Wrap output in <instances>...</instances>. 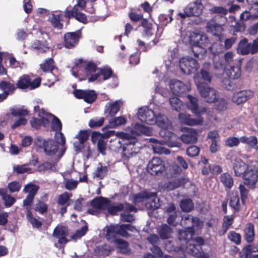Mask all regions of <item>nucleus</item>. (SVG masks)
Returning a JSON list of instances; mask_svg holds the SVG:
<instances>
[{
    "label": "nucleus",
    "mask_w": 258,
    "mask_h": 258,
    "mask_svg": "<svg viewBox=\"0 0 258 258\" xmlns=\"http://www.w3.org/2000/svg\"><path fill=\"white\" fill-rule=\"evenodd\" d=\"M117 137L122 140L120 142L122 146V156L126 158L136 155L139 151L138 139L130 134L124 132H118Z\"/></svg>",
    "instance_id": "obj_1"
},
{
    "label": "nucleus",
    "mask_w": 258,
    "mask_h": 258,
    "mask_svg": "<svg viewBox=\"0 0 258 258\" xmlns=\"http://www.w3.org/2000/svg\"><path fill=\"white\" fill-rule=\"evenodd\" d=\"M135 229V227L130 224L111 225L107 227L105 237L107 239L117 238L118 235L127 237L130 236L127 231L133 232Z\"/></svg>",
    "instance_id": "obj_2"
},
{
    "label": "nucleus",
    "mask_w": 258,
    "mask_h": 258,
    "mask_svg": "<svg viewBox=\"0 0 258 258\" xmlns=\"http://www.w3.org/2000/svg\"><path fill=\"white\" fill-rule=\"evenodd\" d=\"M237 53L242 55L249 54H254L258 53V40L257 38L252 43L248 42V39L244 38L237 44Z\"/></svg>",
    "instance_id": "obj_3"
},
{
    "label": "nucleus",
    "mask_w": 258,
    "mask_h": 258,
    "mask_svg": "<svg viewBox=\"0 0 258 258\" xmlns=\"http://www.w3.org/2000/svg\"><path fill=\"white\" fill-rule=\"evenodd\" d=\"M179 66L184 74L189 75L196 73L200 65L197 59L187 56L179 60Z\"/></svg>",
    "instance_id": "obj_4"
},
{
    "label": "nucleus",
    "mask_w": 258,
    "mask_h": 258,
    "mask_svg": "<svg viewBox=\"0 0 258 258\" xmlns=\"http://www.w3.org/2000/svg\"><path fill=\"white\" fill-rule=\"evenodd\" d=\"M201 96L209 103L215 102L218 99L216 91L209 86L207 83L200 82L197 84Z\"/></svg>",
    "instance_id": "obj_5"
},
{
    "label": "nucleus",
    "mask_w": 258,
    "mask_h": 258,
    "mask_svg": "<svg viewBox=\"0 0 258 258\" xmlns=\"http://www.w3.org/2000/svg\"><path fill=\"white\" fill-rule=\"evenodd\" d=\"M204 6L201 1L189 4L184 9V13H179L178 16L182 19L192 16L199 17L203 12Z\"/></svg>",
    "instance_id": "obj_6"
},
{
    "label": "nucleus",
    "mask_w": 258,
    "mask_h": 258,
    "mask_svg": "<svg viewBox=\"0 0 258 258\" xmlns=\"http://www.w3.org/2000/svg\"><path fill=\"white\" fill-rule=\"evenodd\" d=\"M81 37V30L67 32L63 35L62 44L66 48L73 49L78 45Z\"/></svg>",
    "instance_id": "obj_7"
},
{
    "label": "nucleus",
    "mask_w": 258,
    "mask_h": 258,
    "mask_svg": "<svg viewBox=\"0 0 258 258\" xmlns=\"http://www.w3.org/2000/svg\"><path fill=\"white\" fill-rule=\"evenodd\" d=\"M242 178L244 185L249 188H254L258 181V169L249 166Z\"/></svg>",
    "instance_id": "obj_8"
},
{
    "label": "nucleus",
    "mask_w": 258,
    "mask_h": 258,
    "mask_svg": "<svg viewBox=\"0 0 258 258\" xmlns=\"http://www.w3.org/2000/svg\"><path fill=\"white\" fill-rule=\"evenodd\" d=\"M40 84L41 79L40 78H37L32 81L28 75H23L18 81L16 87L21 89L33 90L38 87Z\"/></svg>",
    "instance_id": "obj_9"
},
{
    "label": "nucleus",
    "mask_w": 258,
    "mask_h": 258,
    "mask_svg": "<svg viewBox=\"0 0 258 258\" xmlns=\"http://www.w3.org/2000/svg\"><path fill=\"white\" fill-rule=\"evenodd\" d=\"M165 169L164 162L159 158L154 157L148 163L147 171L152 175L162 173Z\"/></svg>",
    "instance_id": "obj_10"
},
{
    "label": "nucleus",
    "mask_w": 258,
    "mask_h": 258,
    "mask_svg": "<svg viewBox=\"0 0 258 258\" xmlns=\"http://www.w3.org/2000/svg\"><path fill=\"white\" fill-rule=\"evenodd\" d=\"M138 115L142 122L148 124H154L156 122V115L153 110L148 108H140L138 110Z\"/></svg>",
    "instance_id": "obj_11"
},
{
    "label": "nucleus",
    "mask_w": 258,
    "mask_h": 258,
    "mask_svg": "<svg viewBox=\"0 0 258 258\" xmlns=\"http://www.w3.org/2000/svg\"><path fill=\"white\" fill-rule=\"evenodd\" d=\"M253 92L249 90H244L238 92H234L232 96V101L233 103L240 105L252 97Z\"/></svg>",
    "instance_id": "obj_12"
},
{
    "label": "nucleus",
    "mask_w": 258,
    "mask_h": 258,
    "mask_svg": "<svg viewBox=\"0 0 258 258\" xmlns=\"http://www.w3.org/2000/svg\"><path fill=\"white\" fill-rule=\"evenodd\" d=\"M197 118H193L191 115L185 113H179L178 118L180 122L188 125H202L204 122L203 118L201 116H197Z\"/></svg>",
    "instance_id": "obj_13"
},
{
    "label": "nucleus",
    "mask_w": 258,
    "mask_h": 258,
    "mask_svg": "<svg viewBox=\"0 0 258 258\" xmlns=\"http://www.w3.org/2000/svg\"><path fill=\"white\" fill-rule=\"evenodd\" d=\"M187 98L189 100L187 103V106L196 116H201L206 112V108L199 107L198 99L197 98L191 95H187Z\"/></svg>",
    "instance_id": "obj_14"
},
{
    "label": "nucleus",
    "mask_w": 258,
    "mask_h": 258,
    "mask_svg": "<svg viewBox=\"0 0 258 258\" xmlns=\"http://www.w3.org/2000/svg\"><path fill=\"white\" fill-rule=\"evenodd\" d=\"M196 37L197 38L196 40H193L192 38L190 39V42L193 43L192 51L196 57L201 59L203 58L207 50L204 47L201 45L202 44V43L200 42L199 40L201 39V35L197 34ZM191 38H192V37Z\"/></svg>",
    "instance_id": "obj_15"
},
{
    "label": "nucleus",
    "mask_w": 258,
    "mask_h": 258,
    "mask_svg": "<svg viewBox=\"0 0 258 258\" xmlns=\"http://www.w3.org/2000/svg\"><path fill=\"white\" fill-rule=\"evenodd\" d=\"M170 88L172 93L178 96H182L188 91L187 86L179 80H171L170 83Z\"/></svg>",
    "instance_id": "obj_16"
},
{
    "label": "nucleus",
    "mask_w": 258,
    "mask_h": 258,
    "mask_svg": "<svg viewBox=\"0 0 258 258\" xmlns=\"http://www.w3.org/2000/svg\"><path fill=\"white\" fill-rule=\"evenodd\" d=\"M42 146L44 152L48 156L54 155L58 149V143L51 139L44 140L43 142Z\"/></svg>",
    "instance_id": "obj_17"
},
{
    "label": "nucleus",
    "mask_w": 258,
    "mask_h": 258,
    "mask_svg": "<svg viewBox=\"0 0 258 258\" xmlns=\"http://www.w3.org/2000/svg\"><path fill=\"white\" fill-rule=\"evenodd\" d=\"M180 138L185 144H194L198 140V133L196 130L187 128Z\"/></svg>",
    "instance_id": "obj_18"
},
{
    "label": "nucleus",
    "mask_w": 258,
    "mask_h": 258,
    "mask_svg": "<svg viewBox=\"0 0 258 258\" xmlns=\"http://www.w3.org/2000/svg\"><path fill=\"white\" fill-rule=\"evenodd\" d=\"M113 74V72L110 68H100L97 73L88 79V82H92L96 81L98 77L102 75L103 80L105 81L110 78Z\"/></svg>",
    "instance_id": "obj_19"
},
{
    "label": "nucleus",
    "mask_w": 258,
    "mask_h": 258,
    "mask_svg": "<svg viewBox=\"0 0 258 258\" xmlns=\"http://www.w3.org/2000/svg\"><path fill=\"white\" fill-rule=\"evenodd\" d=\"M249 165L240 159H236L233 163V169L235 176L240 177L243 176L247 170Z\"/></svg>",
    "instance_id": "obj_20"
},
{
    "label": "nucleus",
    "mask_w": 258,
    "mask_h": 258,
    "mask_svg": "<svg viewBox=\"0 0 258 258\" xmlns=\"http://www.w3.org/2000/svg\"><path fill=\"white\" fill-rule=\"evenodd\" d=\"M71 196V195L65 191L58 197L57 203L62 206L60 210V213L62 216L67 212V207L70 205L69 201H70Z\"/></svg>",
    "instance_id": "obj_21"
},
{
    "label": "nucleus",
    "mask_w": 258,
    "mask_h": 258,
    "mask_svg": "<svg viewBox=\"0 0 258 258\" xmlns=\"http://www.w3.org/2000/svg\"><path fill=\"white\" fill-rule=\"evenodd\" d=\"M110 201L106 198L103 197H99L94 198L90 202L91 206L99 210H105L107 205L109 204Z\"/></svg>",
    "instance_id": "obj_22"
},
{
    "label": "nucleus",
    "mask_w": 258,
    "mask_h": 258,
    "mask_svg": "<svg viewBox=\"0 0 258 258\" xmlns=\"http://www.w3.org/2000/svg\"><path fill=\"white\" fill-rule=\"evenodd\" d=\"M111 242H114L116 247L119 249L120 253L128 254L131 252V248L129 247V243L126 241L120 238H114V239H107Z\"/></svg>",
    "instance_id": "obj_23"
},
{
    "label": "nucleus",
    "mask_w": 258,
    "mask_h": 258,
    "mask_svg": "<svg viewBox=\"0 0 258 258\" xmlns=\"http://www.w3.org/2000/svg\"><path fill=\"white\" fill-rule=\"evenodd\" d=\"M114 131H108L103 133L94 131L91 135V140L93 144L101 141L102 139H108L110 137L114 135Z\"/></svg>",
    "instance_id": "obj_24"
},
{
    "label": "nucleus",
    "mask_w": 258,
    "mask_h": 258,
    "mask_svg": "<svg viewBox=\"0 0 258 258\" xmlns=\"http://www.w3.org/2000/svg\"><path fill=\"white\" fill-rule=\"evenodd\" d=\"M186 252L196 257H201L204 254L201 246L195 243H189L186 248Z\"/></svg>",
    "instance_id": "obj_25"
},
{
    "label": "nucleus",
    "mask_w": 258,
    "mask_h": 258,
    "mask_svg": "<svg viewBox=\"0 0 258 258\" xmlns=\"http://www.w3.org/2000/svg\"><path fill=\"white\" fill-rule=\"evenodd\" d=\"M229 205L233 209L234 213H236L240 210V199L237 192H232L230 196Z\"/></svg>",
    "instance_id": "obj_26"
},
{
    "label": "nucleus",
    "mask_w": 258,
    "mask_h": 258,
    "mask_svg": "<svg viewBox=\"0 0 258 258\" xmlns=\"http://www.w3.org/2000/svg\"><path fill=\"white\" fill-rule=\"evenodd\" d=\"M32 47L37 52L41 53H45L49 49L48 43L46 40H35L32 45Z\"/></svg>",
    "instance_id": "obj_27"
},
{
    "label": "nucleus",
    "mask_w": 258,
    "mask_h": 258,
    "mask_svg": "<svg viewBox=\"0 0 258 258\" xmlns=\"http://www.w3.org/2000/svg\"><path fill=\"white\" fill-rule=\"evenodd\" d=\"M240 142L242 143L246 144L251 149L255 150L258 149V140L255 136H250L249 137L242 136L240 138Z\"/></svg>",
    "instance_id": "obj_28"
},
{
    "label": "nucleus",
    "mask_w": 258,
    "mask_h": 258,
    "mask_svg": "<svg viewBox=\"0 0 258 258\" xmlns=\"http://www.w3.org/2000/svg\"><path fill=\"white\" fill-rule=\"evenodd\" d=\"M150 198L147 199L148 202L146 203V207L151 210H155L160 207L159 203V199L157 197L156 192H149Z\"/></svg>",
    "instance_id": "obj_29"
},
{
    "label": "nucleus",
    "mask_w": 258,
    "mask_h": 258,
    "mask_svg": "<svg viewBox=\"0 0 258 258\" xmlns=\"http://www.w3.org/2000/svg\"><path fill=\"white\" fill-rule=\"evenodd\" d=\"M172 232V228L166 224L161 225L158 230V233L162 239H167L170 238Z\"/></svg>",
    "instance_id": "obj_30"
},
{
    "label": "nucleus",
    "mask_w": 258,
    "mask_h": 258,
    "mask_svg": "<svg viewBox=\"0 0 258 258\" xmlns=\"http://www.w3.org/2000/svg\"><path fill=\"white\" fill-rule=\"evenodd\" d=\"M16 89L15 85L10 81L2 80L0 82V90L9 95L13 94Z\"/></svg>",
    "instance_id": "obj_31"
},
{
    "label": "nucleus",
    "mask_w": 258,
    "mask_h": 258,
    "mask_svg": "<svg viewBox=\"0 0 258 258\" xmlns=\"http://www.w3.org/2000/svg\"><path fill=\"white\" fill-rule=\"evenodd\" d=\"M234 219L233 215H226L223 218V221L222 224V230L220 231V235H224L230 226L233 224Z\"/></svg>",
    "instance_id": "obj_32"
},
{
    "label": "nucleus",
    "mask_w": 258,
    "mask_h": 258,
    "mask_svg": "<svg viewBox=\"0 0 258 258\" xmlns=\"http://www.w3.org/2000/svg\"><path fill=\"white\" fill-rule=\"evenodd\" d=\"M244 232L245 240L248 243L252 242L255 236L253 224L251 223H247Z\"/></svg>",
    "instance_id": "obj_33"
},
{
    "label": "nucleus",
    "mask_w": 258,
    "mask_h": 258,
    "mask_svg": "<svg viewBox=\"0 0 258 258\" xmlns=\"http://www.w3.org/2000/svg\"><path fill=\"white\" fill-rule=\"evenodd\" d=\"M220 180L224 187L230 189L234 184V181L232 176L228 173L225 172L222 174L220 176Z\"/></svg>",
    "instance_id": "obj_34"
},
{
    "label": "nucleus",
    "mask_w": 258,
    "mask_h": 258,
    "mask_svg": "<svg viewBox=\"0 0 258 258\" xmlns=\"http://www.w3.org/2000/svg\"><path fill=\"white\" fill-rule=\"evenodd\" d=\"M26 215L28 222L31 224L33 228H36L39 230L41 229L42 222L33 217V214L31 211L30 210L29 208H27V212H26Z\"/></svg>",
    "instance_id": "obj_35"
},
{
    "label": "nucleus",
    "mask_w": 258,
    "mask_h": 258,
    "mask_svg": "<svg viewBox=\"0 0 258 258\" xmlns=\"http://www.w3.org/2000/svg\"><path fill=\"white\" fill-rule=\"evenodd\" d=\"M156 123L159 127L163 130H167L170 122L168 118L164 115L159 113L156 116Z\"/></svg>",
    "instance_id": "obj_36"
},
{
    "label": "nucleus",
    "mask_w": 258,
    "mask_h": 258,
    "mask_svg": "<svg viewBox=\"0 0 258 258\" xmlns=\"http://www.w3.org/2000/svg\"><path fill=\"white\" fill-rule=\"evenodd\" d=\"M31 126L35 129H39L41 126L46 127L49 123V120L46 117H41L39 119L33 117L30 121Z\"/></svg>",
    "instance_id": "obj_37"
},
{
    "label": "nucleus",
    "mask_w": 258,
    "mask_h": 258,
    "mask_svg": "<svg viewBox=\"0 0 258 258\" xmlns=\"http://www.w3.org/2000/svg\"><path fill=\"white\" fill-rule=\"evenodd\" d=\"M185 229L179 231L178 238L180 241L183 240L186 242H189V240L192 238L195 233V230L194 228Z\"/></svg>",
    "instance_id": "obj_38"
},
{
    "label": "nucleus",
    "mask_w": 258,
    "mask_h": 258,
    "mask_svg": "<svg viewBox=\"0 0 258 258\" xmlns=\"http://www.w3.org/2000/svg\"><path fill=\"white\" fill-rule=\"evenodd\" d=\"M181 217L180 211H175L169 215L167 222L169 225L175 227L180 223Z\"/></svg>",
    "instance_id": "obj_39"
},
{
    "label": "nucleus",
    "mask_w": 258,
    "mask_h": 258,
    "mask_svg": "<svg viewBox=\"0 0 258 258\" xmlns=\"http://www.w3.org/2000/svg\"><path fill=\"white\" fill-rule=\"evenodd\" d=\"M40 67L44 72L52 73L55 67L54 61L53 58H48L45 60L43 63L40 65Z\"/></svg>",
    "instance_id": "obj_40"
},
{
    "label": "nucleus",
    "mask_w": 258,
    "mask_h": 258,
    "mask_svg": "<svg viewBox=\"0 0 258 258\" xmlns=\"http://www.w3.org/2000/svg\"><path fill=\"white\" fill-rule=\"evenodd\" d=\"M181 169L177 164H172L168 167L167 175L170 178L176 177L181 173Z\"/></svg>",
    "instance_id": "obj_41"
},
{
    "label": "nucleus",
    "mask_w": 258,
    "mask_h": 258,
    "mask_svg": "<svg viewBox=\"0 0 258 258\" xmlns=\"http://www.w3.org/2000/svg\"><path fill=\"white\" fill-rule=\"evenodd\" d=\"M62 14H52L50 20V22L52 26L58 30H61L63 28V24L61 22Z\"/></svg>",
    "instance_id": "obj_42"
},
{
    "label": "nucleus",
    "mask_w": 258,
    "mask_h": 258,
    "mask_svg": "<svg viewBox=\"0 0 258 258\" xmlns=\"http://www.w3.org/2000/svg\"><path fill=\"white\" fill-rule=\"evenodd\" d=\"M226 74L230 79H237L241 76L240 67L238 66H231L226 71Z\"/></svg>",
    "instance_id": "obj_43"
},
{
    "label": "nucleus",
    "mask_w": 258,
    "mask_h": 258,
    "mask_svg": "<svg viewBox=\"0 0 258 258\" xmlns=\"http://www.w3.org/2000/svg\"><path fill=\"white\" fill-rule=\"evenodd\" d=\"M180 207L183 212H189L194 209V203L191 200L186 199L181 200L179 204Z\"/></svg>",
    "instance_id": "obj_44"
},
{
    "label": "nucleus",
    "mask_w": 258,
    "mask_h": 258,
    "mask_svg": "<svg viewBox=\"0 0 258 258\" xmlns=\"http://www.w3.org/2000/svg\"><path fill=\"white\" fill-rule=\"evenodd\" d=\"M100 167H98L95 171L94 172V177H96L99 179H103L107 175L108 172V167L106 166H102L100 163Z\"/></svg>",
    "instance_id": "obj_45"
},
{
    "label": "nucleus",
    "mask_w": 258,
    "mask_h": 258,
    "mask_svg": "<svg viewBox=\"0 0 258 258\" xmlns=\"http://www.w3.org/2000/svg\"><path fill=\"white\" fill-rule=\"evenodd\" d=\"M134 128L137 134L138 135L144 134L147 136H150L152 132L150 127L138 123H136Z\"/></svg>",
    "instance_id": "obj_46"
},
{
    "label": "nucleus",
    "mask_w": 258,
    "mask_h": 258,
    "mask_svg": "<svg viewBox=\"0 0 258 258\" xmlns=\"http://www.w3.org/2000/svg\"><path fill=\"white\" fill-rule=\"evenodd\" d=\"M127 122L126 119L124 116L115 117L109 121V126L112 128L124 125Z\"/></svg>",
    "instance_id": "obj_47"
},
{
    "label": "nucleus",
    "mask_w": 258,
    "mask_h": 258,
    "mask_svg": "<svg viewBox=\"0 0 258 258\" xmlns=\"http://www.w3.org/2000/svg\"><path fill=\"white\" fill-rule=\"evenodd\" d=\"M100 68H98L97 65L93 62H89L85 65V72L86 76L90 77L96 74Z\"/></svg>",
    "instance_id": "obj_48"
},
{
    "label": "nucleus",
    "mask_w": 258,
    "mask_h": 258,
    "mask_svg": "<svg viewBox=\"0 0 258 258\" xmlns=\"http://www.w3.org/2000/svg\"><path fill=\"white\" fill-rule=\"evenodd\" d=\"M192 220H193V216L192 215L189 214L185 215L181 217L180 225L185 229L193 228Z\"/></svg>",
    "instance_id": "obj_49"
},
{
    "label": "nucleus",
    "mask_w": 258,
    "mask_h": 258,
    "mask_svg": "<svg viewBox=\"0 0 258 258\" xmlns=\"http://www.w3.org/2000/svg\"><path fill=\"white\" fill-rule=\"evenodd\" d=\"M91 133L90 130H80L75 138L79 140L81 144L83 145L88 140Z\"/></svg>",
    "instance_id": "obj_50"
},
{
    "label": "nucleus",
    "mask_w": 258,
    "mask_h": 258,
    "mask_svg": "<svg viewBox=\"0 0 258 258\" xmlns=\"http://www.w3.org/2000/svg\"><path fill=\"white\" fill-rule=\"evenodd\" d=\"M141 26L144 28L143 33L147 36H151L153 34L152 32V24L147 19H143L141 21Z\"/></svg>",
    "instance_id": "obj_51"
},
{
    "label": "nucleus",
    "mask_w": 258,
    "mask_h": 258,
    "mask_svg": "<svg viewBox=\"0 0 258 258\" xmlns=\"http://www.w3.org/2000/svg\"><path fill=\"white\" fill-rule=\"evenodd\" d=\"M97 99V94L94 90H85L83 100L88 103H92Z\"/></svg>",
    "instance_id": "obj_52"
},
{
    "label": "nucleus",
    "mask_w": 258,
    "mask_h": 258,
    "mask_svg": "<svg viewBox=\"0 0 258 258\" xmlns=\"http://www.w3.org/2000/svg\"><path fill=\"white\" fill-rule=\"evenodd\" d=\"M106 209L110 214L114 215H116L117 212L122 211L124 209V206L121 203H120L116 206L112 205L109 202V204L107 205Z\"/></svg>",
    "instance_id": "obj_53"
},
{
    "label": "nucleus",
    "mask_w": 258,
    "mask_h": 258,
    "mask_svg": "<svg viewBox=\"0 0 258 258\" xmlns=\"http://www.w3.org/2000/svg\"><path fill=\"white\" fill-rule=\"evenodd\" d=\"M150 142L155 144L152 145V149L154 153L160 154L165 153L166 149L161 146V144L157 139L150 138Z\"/></svg>",
    "instance_id": "obj_54"
},
{
    "label": "nucleus",
    "mask_w": 258,
    "mask_h": 258,
    "mask_svg": "<svg viewBox=\"0 0 258 258\" xmlns=\"http://www.w3.org/2000/svg\"><path fill=\"white\" fill-rule=\"evenodd\" d=\"M105 118L103 117L98 118L94 117L90 119L88 122V125L91 128H98L103 125L104 122Z\"/></svg>",
    "instance_id": "obj_55"
},
{
    "label": "nucleus",
    "mask_w": 258,
    "mask_h": 258,
    "mask_svg": "<svg viewBox=\"0 0 258 258\" xmlns=\"http://www.w3.org/2000/svg\"><path fill=\"white\" fill-rule=\"evenodd\" d=\"M105 112H108L110 116H114L119 110V104L117 102L110 104L108 106H106Z\"/></svg>",
    "instance_id": "obj_56"
},
{
    "label": "nucleus",
    "mask_w": 258,
    "mask_h": 258,
    "mask_svg": "<svg viewBox=\"0 0 258 258\" xmlns=\"http://www.w3.org/2000/svg\"><path fill=\"white\" fill-rule=\"evenodd\" d=\"M39 189V186L36 184L29 183L25 185L23 191L28 192V195L35 197Z\"/></svg>",
    "instance_id": "obj_57"
},
{
    "label": "nucleus",
    "mask_w": 258,
    "mask_h": 258,
    "mask_svg": "<svg viewBox=\"0 0 258 258\" xmlns=\"http://www.w3.org/2000/svg\"><path fill=\"white\" fill-rule=\"evenodd\" d=\"M53 116L51 121V128L55 132H60L62 130V123L60 119L56 116L50 114Z\"/></svg>",
    "instance_id": "obj_58"
},
{
    "label": "nucleus",
    "mask_w": 258,
    "mask_h": 258,
    "mask_svg": "<svg viewBox=\"0 0 258 258\" xmlns=\"http://www.w3.org/2000/svg\"><path fill=\"white\" fill-rule=\"evenodd\" d=\"M149 192L147 191L141 192L135 195L134 197V203L135 204L143 202L144 200L149 199Z\"/></svg>",
    "instance_id": "obj_59"
},
{
    "label": "nucleus",
    "mask_w": 258,
    "mask_h": 258,
    "mask_svg": "<svg viewBox=\"0 0 258 258\" xmlns=\"http://www.w3.org/2000/svg\"><path fill=\"white\" fill-rule=\"evenodd\" d=\"M169 102L173 109L179 111L182 106V102L177 97H172L169 98Z\"/></svg>",
    "instance_id": "obj_60"
},
{
    "label": "nucleus",
    "mask_w": 258,
    "mask_h": 258,
    "mask_svg": "<svg viewBox=\"0 0 258 258\" xmlns=\"http://www.w3.org/2000/svg\"><path fill=\"white\" fill-rule=\"evenodd\" d=\"M34 210L41 214H44L48 210V205L41 201H39L35 205Z\"/></svg>",
    "instance_id": "obj_61"
},
{
    "label": "nucleus",
    "mask_w": 258,
    "mask_h": 258,
    "mask_svg": "<svg viewBox=\"0 0 258 258\" xmlns=\"http://www.w3.org/2000/svg\"><path fill=\"white\" fill-rule=\"evenodd\" d=\"M228 238L236 244H239L241 243V235L234 231H231L229 233Z\"/></svg>",
    "instance_id": "obj_62"
},
{
    "label": "nucleus",
    "mask_w": 258,
    "mask_h": 258,
    "mask_svg": "<svg viewBox=\"0 0 258 258\" xmlns=\"http://www.w3.org/2000/svg\"><path fill=\"white\" fill-rule=\"evenodd\" d=\"M68 231L62 227H56L53 230L52 235L53 237L58 238L62 236H68Z\"/></svg>",
    "instance_id": "obj_63"
},
{
    "label": "nucleus",
    "mask_w": 258,
    "mask_h": 258,
    "mask_svg": "<svg viewBox=\"0 0 258 258\" xmlns=\"http://www.w3.org/2000/svg\"><path fill=\"white\" fill-rule=\"evenodd\" d=\"M200 151V149L198 146L192 145L187 148L186 152L188 156L194 157L199 155Z\"/></svg>",
    "instance_id": "obj_64"
}]
</instances>
